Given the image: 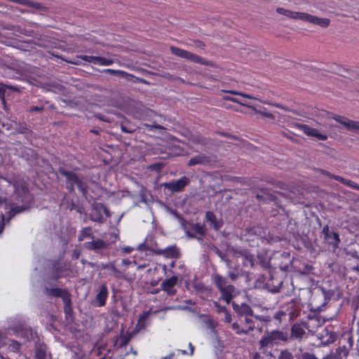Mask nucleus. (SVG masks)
<instances>
[{
  "label": "nucleus",
  "mask_w": 359,
  "mask_h": 359,
  "mask_svg": "<svg viewBox=\"0 0 359 359\" xmlns=\"http://www.w3.org/2000/svg\"><path fill=\"white\" fill-rule=\"evenodd\" d=\"M9 188L13 189L14 195L18 201H24L29 198L27 185L23 180H16L13 184L4 178H0V205L4 206L5 210H8L9 214L12 215L21 211L19 207H14L6 201V194L1 190L2 188Z\"/></svg>",
  "instance_id": "1"
},
{
  "label": "nucleus",
  "mask_w": 359,
  "mask_h": 359,
  "mask_svg": "<svg viewBox=\"0 0 359 359\" xmlns=\"http://www.w3.org/2000/svg\"><path fill=\"white\" fill-rule=\"evenodd\" d=\"M277 12L279 14L285 15L290 18L294 20H301L304 22L318 25L321 27H327L330 24V20L326 18H318L315 15H310L303 12H295L283 8H278Z\"/></svg>",
  "instance_id": "2"
},
{
  "label": "nucleus",
  "mask_w": 359,
  "mask_h": 359,
  "mask_svg": "<svg viewBox=\"0 0 359 359\" xmlns=\"http://www.w3.org/2000/svg\"><path fill=\"white\" fill-rule=\"evenodd\" d=\"M213 280L221 292L222 299L229 304L233 297L235 288L231 285H226L225 279L218 274L213 276Z\"/></svg>",
  "instance_id": "3"
},
{
  "label": "nucleus",
  "mask_w": 359,
  "mask_h": 359,
  "mask_svg": "<svg viewBox=\"0 0 359 359\" xmlns=\"http://www.w3.org/2000/svg\"><path fill=\"white\" fill-rule=\"evenodd\" d=\"M170 50L172 54L178 57L187 59L196 63L206 64V62L203 60V58L185 50L171 46Z\"/></svg>",
  "instance_id": "4"
},
{
  "label": "nucleus",
  "mask_w": 359,
  "mask_h": 359,
  "mask_svg": "<svg viewBox=\"0 0 359 359\" xmlns=\"http://www.w3.org/2000/svg\"><path fill=\"white\" fill-rule=\"evenodd\" d=\"M283 339V334L278 331H273L264 335L260 341L262 346H267L278 343V340Z\"/></svg>",
  "instance_id": "5"
},
{
  "label": "nucleus",
  "mask_w": 359,
  "mask_h": 359,
  "mask_svg": "<svg viewBox=\"0 0 359 359\" xmlns=\"http://www.w3.org/2000/svg\"><path fill=\"white\" fill-rule=\"evenodd\" d=\"M299 128L308 136L313 137L319 140H326L327 139L326 134L321 133L316 128H311L307 125H300Z\"/></svg>",
  "instance_id": "6"
},
{
  "label": "nucleus",
  "mask_w": 359,
  "mask_h": 359,
  "mask_svg": "<svg viewBox=\"0 0 359 359\" xmlns=\"http://www.w3.org/2000/svg\"><path fill=\"white\" fill-rule=\"evenodd\" d=\"M60 172L67 177V180L71 183V186H72L73 184H76L83 194H85L86 186L74 173L66 171L65 170H60Z\"/></svg>",
  "instance_id": "7"
},
{
  "label": "nucleus",
  "mask_w": 359,
  "mask_h": 359,
  "mask_svg": "<svg viewBox=\"0 0 359 359\" xmlns=\"http://www.w3.org/2000/svg\"><path fill=\"white\" fill-rule=\"evenodd\" d=\"M80 58L82 60L93 63L94 65H98L102 66H108L113 64L114 61L109 58H105L102 57H95L90 55H81Z\"/></svg>",
  "instance_id": "8"
},
{
  "label": "nucleus",
  "mask_w": 359,
  "mask_h": 359,
  "mask_svg": "<svg viewBox=\"0 0 359 359\" xmlns=\"http://www.w3.org/2000/svg\"><path fill=\"white\" fill-rule=\"evenodd\" d=\"M229 93L231 94L238 95V97H237L236 99H231L232 102L240 104L243 106L248 107H251L250 100L255 99V97H254L250 95L238 93L236 91H229Z\"/></svg>",
  "instance_id": "9"
},
{
  "label": "nucleus",
  "mask_w": 359,
  "mask_h": 359,
  "mask_svg": "<svg viewBox=\"0 0 359 359\" xmlns=\"http://www.w3.org/2000/svg\"><path fill=\"white\" fill-rule=\"evenodd\" d=\"M187 178L184 177L176 182L165 183L164 187L172 190V191H180L187 184Z\"/></svg>",
  "instance_id": "10"
},
{
  "label": "nucleus",
  "mask_w": 359,
  "mask_h": 359,
  "mask_svg": "<svg viewBox=\"0 0 359 359\" xmlns=\"http://www.w3.org/2000/svg\"><path fill=\"white\" fill-rule=\"evenodd\" d=\"M177 277L174 276L171 278L165 280L161 283V287L164 291H166L169 294L175 293L174 286L177 284Z\"/></svg>",
  "instance_id": "11"
},
{
  "label": "nucleus",
  "mask_w": 359,
  "mask_h": 359,
  "mask_svg": "<svg viewBox=\"0 0 359 359\" xmlns=\"http://www.w3.org/2000/svg\"><path fill=\"white\" fill-rule=\"evenodd\" d=\"M334 119L349 130H359V122L351 121L343 116H336Z\"/></svg>",
  "instance_id": "12"
},
{
  "label": "nucleus",
  "mask_w": 359,
  "mask_h": 359,
  "mask_svg": "<svg viewBox=\"0 0 359 359\" xmlns=\"http://www.w3.org/2000/svg\"><path fill=\"white\" fill-rule=\"evenodd\" d=\"M107 288L105 285H102L100 288L99 292L96 295V301L97 306H102L105 304L106 299L107 297Z\"/></svg>",
  "instance_id": "13"
},
{
  "label": "nucleus",
  "mask_w": 359,
  "mask_h": 359,
  "mask_svg": "<svg viewBox=\"0 0 359 359\" xmlns=\"http://www.w3.org/2000/svg\"><path fill=\"white\" fill-rule=\"evenodd\" d=\"M206 219L210 222L211 225H212L215 229H219L222 225V221L220 219H217L215 215L211 212H208L206 213Z\"/></svg>",
  "instance_id": "14"
},
{
  "label": "nucleus",
  "mask_w": 359,
  "mask_h": 359,
  "mask_svg": "<svg viewBox=\"0 0 359 359\" xmlns=\"http://www.w3.org/2000/svg\"><path fill=\"white\" fill-rule=\"evenodd\" d=\"M95 209H99L100 213L98 215L91 214V218L94 221L100 222L102 217V213H104L107 216H109V211L102 205H96Z\"/></svg>",
  "instance_id": "15"
},
{
  "label": "nucleus",
  "mask_w": 359,
  "mask_h": 359,
  "mask_svg": "<svg viewBox=\"0 0 359 359\" xmlns=\"http://www.w3.org/2000/svg\"><path fill=\"white\" fill-rule=\"evenodd\" d=\"M149 312H144L139 318L137 323L136 325L137 331L144 329L147 325V318L149 317Z\"/></svg>",
  "instance_id": "16"
},
{
  "label": "nucleus",
  "mask_w": 359,
  "mask_h": 359,
  "mask_svg": "<svg viewBox=\"0 0 359 359\" xmlns=\"http://www.w3.org/2000/svg\"><path fill=\"white\" fill-rule=\"evenodd\" d=\"M107 245L106 243L101 240H96L92 242H88L85 243L86 248L88 249H101L104 248Z\"/></svg>",
  "instance_id": "17"
},
{
  "label": "nucleus",
  "mask_w": 359,
  "mask_h": 359,
  "mask_svg": "<svg viewBox=\"0 0 359 359\" xmlns=\"http://www.w3.org/2000/svg\"><path fill=\"white\" fill-rule=\"evenodd\" d=\"M50 294L56 297H62L64 299V301L66 304H68L70 301L68 293L65 290H63L62 289H53L50 292Z\"/></svg>",
  "instance_id": "18"
},
{
  "label": "nucleus",
  "mask_w": 359,
  "mask_h": 359,
  "mask_svg": "<svg viewBox=\"0 0 359 359\" xmlns=\"http://www.w3.org/2000/svg\"><path fill=\"white\" fill-rule=\"evenodd\" d=\"M232 328L238 334H248L250 331L253 330V325H250L248 326V328H244V327H241L238 323H234L232 325Z\"/></svg>",
  "instance_id": "19"
},
{
  "label": "nucleus",
  "mask_w": 359,
  "mask_h": 359,
  "mask_svg": "<svg viewBox=\"0 0 359 359\" xmlns=\"http://www.w3.org/2000/svg\"><path fill=\"white\" fill-rule=\"evenodd\" d=\"M233 306L236 311L241 315L247 316L251 314V309L250 306L247 304H243L241 306H239L236 304H233Z\"/></svg>",
  "instance_id": "20"
},
{
  "label": "nucleus",
  "mask_w": 359,
  "mask_h": 359,
  "mask_svg": "<svg viewBox=\"0 0 359 359\" xmlns=\"http://www.w3.org/2000/svg\"><path fill=\"white\" fill-rule=\"evenodd\" d=\"M208 162V159L207 157L202 156V155H198L194 158H191L189 160V165H194L196 164H205Z\"/></svg>",
  "instance_id": "21"
},
{
  "label": "nucleus",
  "mask_w": 359,
  "mask_h": 359,
  "mask_svg": "<svg viewBox=\"0 0 359 359\" xmlns=\"http://www.w3.org/2000/svg\"><path fill=\"white\" fill-rule=\"evenodd\" d=\"M327 238L330 240V243L332 244L334 247L338 245L339 242V235L336 233H331L330 234L327 235Z\"/></svg>",
  "instance_id": "22"
},
{
  "label": "nucleus",
  "mask_w": 359,
  "mask_h": 359,
  "mask_svg": "<svg viewBox=\"0 0 359 359\" xmlns=\"http://www.w3.org/2000/svg\"><path fill=\"white\" fill-rule=\"evenodd\" d=\"M292 334L296 337H302L304 334V331L299 325H295L292 328Z\"/></svg>",
  "instance_id": "23"
},
{
  "label": "nucleus",
  "mask_w": 359,
  "mask_h": 359,
  "mask_svg": "<svg viewBox=\"0 0 359 359\" xmlns=\"http://www.w3.org/2000/svg\"><path fill=\"white\" fill-rule=\"evenodd\" d=\"M36 357L37 359H46V350L44 346H39L36 351Z\"/></svg>",
  "instance_id": "24"
},
{
  "label": "nucleus",
  "mask_w": 359,
  "mask_h": 359,
  "mask_svg": "<svg viewBox=\"0 0 359 359\" xmlns=\"http://www.w3.org/2000/svg\"><path fill=\"white\" fill-rule=\"evenodd\" d=\"M91 236V229L90 228H84L80 233L79 236V241H83L88 238H90Z\"/></svg>",
  "instance_id": "25"
},
{
  "label": "nucleus",
  "mask_w": 359,
  "mask_h": 359,
  "mask_svg": "<svg viewBox=\"0 0 359 359\" xmlns=\"http://www.w3.org/2000/svg\"><path fill=\"white\" fill-rule=\"evenodd\" d=\"M325 174L327 175L328 176H330V177H332L334 178V180H337V181H340L341 182H343L344 184H348L351 187H353V185L352 184L351 182L348 181V180H344V178H342L340 176H337V175H330V174H328L327 172H325Z\"/></svg>",
  "instance_id": "26"
},
{
  "label": "nucleus",
  "mask_w": 359,
  "mask_h": 359,
  "mask_svg": "<svg viewBox=\"0 0 359 359\" xmlns=\"http://www.w3.org/2000/svg\"><path fill=\"white\" fill-rule=\"evenodd\" d=\"M194 229L197 233L200 235H203L205 233V227L201 224H197L194 225Z\"/></svg>",
  "instance_id": "27"
},
{
  "label": "nucleus",
  "mask_w": 359,
  "mask_h": 359,
  "mask_svg": "<svg viewBox=\"0 0 359 359\" xmlns=\"http://www.w3.org/2000/svg\"><path fill=\"white\" fill-rule=\"evenodd\" d=\"M167 256L175 257L177 255V251L175 248H170L165 250V253Z\"/></svg>",
  "instance_id": "28"
},
{
  "label": "nucleus",
  "mask_w": 359,
  "mask_h": 359,
  "mask_svg": "<svg viewBox=\"0 0 359 359\" xmlns=\"http://www.w3.org/2000/svg\"><path fill=\"white\" fill-rule=\"evenodd\" d=\"M245 323L246 324V326L244 327V328H248V326L250 325H254V323H253V320H252V316L251 314L250 315H247L245 317ZM255 326H253L254 327Z\"/></svg>",
  "instance_id": "29"
},
{
  "label": "nucleus",
  "mask_w": 359,
  "mask_h": 359,
  "mask_svg": "<svg viewBox=\"0 0 359 359\" xmlns=\"http://www.w3.org/2000/svg\"><path fill=\"white\" fill-rule=\"evenodd\" d=\"M4 215L1 213L0 215V233H1L4 228Z\"/></svg>",
  "instance_id": "30"
},
{
  "label": "nucleus",
  "mask_w": 359,
  "mask_h": 359,
  "mask_svg": "<svg viewBox=\"0 0 359 359\" xmlns=\"http://www.w3.org/2000/svg\"><path fill=\"white\" fill-rule=\"evenodd\" d=\"M283 359H292V355L287 351L281 353Z\"/></svg>",
  "instance_id": "31"
},
{
  "label": "nucleus",
  "mask_w": 359,
  "mask_h": 359,
  "mask_svg": "<svg viewBox=\"0 0 359 359\" xmlns=\"http://www.w3.org/2000/svg\"><path fill=\"white\" fill-rule=\"evenodd\" d=\"M304 359H317V358L311 353H306L303 354Z\"/></svg>",
  "instance_id": "32"
},
{
  "label": "nucleus",
  "mask_w": 359,
  "mask_h": 359,
  "mask_svg": "<svg viewBox=\"0 0 359 359\" xmlns=\"http://www.w3.org/2000/svg\"><path fill=\"white\" fill-rule=\"evenodd\" d=\"M224 320L226 323H230L231 321V316L226 311H224Z\"/></svg>",
  "instance_id": "33"
},
{
  "label": "nucleus",
  "mask_w": 359,
  "mask_h": 359,
  "mask_svg": "<svg viewBox=\"0 0 359 359\" xmlns=\"http://www.w3.org/2000/svg\"><path fill=\"white\" fill-rule=\"evenodd\" d=\"M12 346H13V350L14 351H17L20 348V344L18 343L17 341H13L12 342Z\"/></svg>",
  "instance_id": "34"
},
{
  "label": "nucleus",
  "mask_w": 359,
  "mask_h": 359,
  "mask_svg": "<svg viewBox=\"0 0 359 359\" xmlns=\"http://www.w3.org/2000/svg\"><path fill=\"white\" fill-rule=\"evenodd\" d=\"M133 250V248L129 246H125L122 248V250L125 253H130Z\"/></svg>",
  "instance_id": "35"
},
{
  "label": "nucleus",
  "mask_w": 359,
  "mask_h": 359,
  "mask_svg": "<svg viewBox=\"0 0 359 359\" xmlns=\"http://www.w3.org/2000/svg\"><path fill=\"white\" fill-rule=\"evenodd\" d=\"M105 72H109V73H111V74H119V73H121V71H119V70H114V69H106V70H105Z\"/></svg>",
  "instance_id": "36"
},
{
  "label": "nucleus",
  "mask_w": 359,
  "mask_h": 359,
  "mask_svg": "<svg viewBox=\"0 0 359 359\" xmlns=\"http://www.w3.org/2000/svg\"><path fill=\"white\" fill-rule=\"evenodd\" d=\"M173 355H174L173 353H170L168 355L163 357L162 359H172Z\"/></svg>",
  "instance_id": "37"
},
{
  "label": "nucleus",
  "mask_w": 359,
  "mask_h": 359,
  "mask_svg": "<svg viewBox=\"0 0 359 359\" xmlns=\"http://www.w3.org/2000/svg\"><path fill=\"white\" fill-rule=\"evenodd\" d=\"M189 348H190V355H192L194 353V348L191 344H189Z\"/></svg>",
  "instance_id": "38"
},
{
  "label": "nucleus",
  "mask_w": 359,
  "mask_h": 359,
  "mask_svg": "<svg viewBox=\"0 0 359 359\" xmlns=\"http://www.w3.org/2000/svg\"><path fill=\"white\" fill-rule=\"evenodd\" d=\"M123 263L126 265H128L130 264V261L129 260H127V259H123Z\"/></svg>",
  "instance_id": "39"
},
{
  "label": "nucleus",
  "mask_w": 359,
  "mask_h": 359,
  "mask_svg": "<svg viewBox=\"0 0 359 359\" xmlns=\"http://www.w3.org/2000/svg\"><path fill=\"white\" fill-rule=\"evenodd\" d=\"M237 97H225V99L227 100L231 101V99H236Z\"/></svg>",
  "instance_id": "40"
},
{
  "label": "nucleus",
  "mask_w": 359,
  "mask_h": 359,
  "mask_svg": "<svg viewBox=\"0 0 359 359\" xmlns=\"http://www.w3.org/2000/svg\"><path fill=\"white\" fill-rule=\"evenodd\" d=\"M182 352L183 354L186 353V351H182Z\"/></svg>",
  "instance_id": "41"
}]
</instances>
